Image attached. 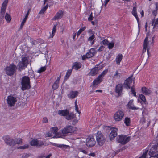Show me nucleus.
Returning a JSON list of instances; mask_svg holds the SVG:
<instances>
[{"label":"nucleus","instance_id":"obj_39","mask_svg":"<svg viewBox=\"0 0 158 158\" xmlns=\"http://www.w3.org/2000/svg\"><path fill=\"white\" fill-rule=\"evenodd\" d=\"M56 25H54L53 27V28L52 30V34L51 35L50 37L49 38H50V37H51V38H52L53 37V36L54 35V34L56 31Z\"/></svg>","mask_w":158,"mask_h":158},{"label":"nucleus","instance_id":"obj_55","mask_svg":"<svg viewBox=\"0 0 158 158\" xmlns=\"http://www.w3.org/2000/svg\"><path fill=\"white\" fill-rule=\"evenodd\" d=\"M93 17L92 16V13L91 12L90 15L89 17L88 18V20L91 21L93 20Z\"/></svg>","mask_w":158,"mask_h":158},{"label":"nucleus","instance_id":"obj_9","mask_svg":"<svg viewBox=\"0 0 158 158\" xmlns=\"http://www.w3.org/2000/svg\"><path fill=\"white\" fill-rule=\"evenodd\" d=\"M124 115V113L121 110L117 111L114 114V119L116 121H121Z\"/></svg>","mask_w":158,"mask_h":158},{"label":"nucleus","instance_id":"obj_42","mask_svg":"<svg viewBox=\"0 0 158 158\" xmlns=\"http://www.w3.org/2000/svg\"><path fill=\"white\" fill-rule=\"evenodd\" d=\"M59 83L56 82V81H55L52 86V89L54 90L57 89L59 87Z\"/></svg>","mask_w":158,"mask_h":158},{"label":"nucleus","instance_id":"obj_28","mask_svg":"<svg viewBox=\"0 0 158 158\" xmlns=\"http://www.w3.org/2000/svg\"><path fill=\"white\" fill-rule=\"evenodd\" d=\"M81 64L80 62H75L73 64V68L75 70H78L81 66Z\"/></svg>","mask_w":158,"mask_h":158},{"label":"nucleus","instance_id":"obj_7","mask_svg":"<svg viewBox=\"0 0 158 158\" xmlns=\"http://www.w3.org/2000/svg\"><path fill=\"white\" fill-rule=\"evenodd\" d=\"M7 104L10 107L14 106L17 101V98L13 95L8 96L6 99Z\"/></svg>","mask_w":158,"mask_h":158},{"label":"nucleus","instance_id":"obj_26","mask_svg":"<svg viewBox=\"0 0 158 158\" xmlns=\"http://www.w3.org/2000/svg\"><path fill=\"white\" fill-rule=\"evenodd\" d=\"M102 81V79L98 76L97 78L93 81V85L94 86L96 85L101 82Z\"/></svg>","mask_w":158,"mask_h":158},{"label":"nucleus","instance_id":"obj_49","mask_svg":"<svg viewBox=\"0 0 158 158\" xmlns=\"http://www.w3.org/2000/svg\"><path fill=\"white\" fill-rule=\"evenodd\" d=\"M114 43L113 42H112L111 43L109 42L108 45V48L110 49L114 47Z\"/></svg>","mask_w":158,"mask_h":158},{"label":"nucleus","instance_id":"obj_34","mask_svg":"<svg viewBox=\"0 0 158 158\" xmlns=\"http://www.w3.org/2000/svg\"><path fill=\"white\" fill-rule=\"evenodd\" d=\"M44 143L45 142L37 140V143L36 147H41L44 144Z\"/></svg>","mask_w":158,"mask_h":158},{"label":"nucleus","instance_id":"obj_8","mask_svg":"<svg viewBox=\"0 0 158 158\" xmlns=\"http://www.w3.org/2000/svg\"><path fill=\"white\" fill-rule=\"evenodd\" d=\"M3 139L4 140L5 143L7 145L11 146H15L14 139L9 136L7 135L3 137Z\"/></svg>","mask_w":158,"mask_h":158},{"label":"nucleus","instance_id":"obj_57","mask_svg":"<svg viewBox=\"0 0 158 158\" xmlns=\"http://www.w3.org/2000/svg\"><path fill=\"white\" fill-rule=\"evenodd\" d=\"M104 47L103 46H101L98 48V51L99 52H101L104 49Z\"/></svg>","mask_w":158,"mask_h":158},{"label":"nucleus","instance_id":"obj_15","mask_svg":"<svg viewBox=\"0 0 158 158\" xmlns=\"http://www.w3.org/2000/svg\"><path fill=\"white\" fill-rule=\"evenodd\" d=\"M8 0H5L2 3L1 10V14H2V17L4 16L6 10L8 3Z\"/></svg>","mask_w":158,"mask_h":158},{"label":"nucleus","instance_id":"obj_36","mask_svg":"<svg viewBox=\"0 0 158 158\" xmlns=\"http://www.w3.org/2000/svg\"><path fill=\"white\" fill-rule=\"evenodd\" d=\"M37 140L36 139H32L30 142L31 145L32 146H36L37 143Z\"/></svg>","mask_w":158,"mask_h":158},{"label":"nucleus","instance_id":"obj_40","mask_svg":"<svg viewBox=\"0 0 158 158\" xmlns=\"http://www.w3.org/2000/svg\"><path fill=\"white\" fill-rule=\"evenodd\" d=\"M155 9L153 11L152 14L155 16H156V12L158 10V3H156L155 4Z\"/></svg>","mask_w":158,"mask_h":158},{"label":"nucleus","instance_id":"obj_18","mask_svg":"<svg viewBox=\"0 0 158 158\" xmlns=\"http://www.w3.org/2000/svg\"><path fill=\"white\" fill-rule=\"evenodd\" d=\"M96 53V52L95 51V48H91L89 52L86 53V56L88 57V58H89L92 57Z\"/></svg>","mask_w":158,"mask_h":158},{"label":"nucleus","instance_id":"obj_43","mask_svg":"<svg viewBox=\"0 0 158 158\" xmlns=\"http://www.w3.org/2000/svg\"><path fill=\"white\" fill-rule=\"evenodd\" d=\"M56 146L60 148H67L69 146L64 144H56Z\"/></svg>","mask_w":158,"mask_h":158},{"label":"nucleus","instance_id":"obj_44","mask_svg":"<svg viewBox=\"0 0 158 158\" xmlns=\"http://www.w3.org/2000/svg\"><path fill=\"white\" fill-rule=\"evenodd\" d=\"M152 25H154V27H156L158 26V19L155 22V20H152Z\"/></svg>","mask_w":158,"mask_h":158},{"label":"nucleus","instance_id":"obj_63","mask_svg":"<svg viewBox=\"0 0 158 158\" xmlns=\"http://www.w3.org/2000/svg\"><path fill=\"white\" fill-rule=\"evenodd\" d=\"M52 156V154L50 153L49 155H47L45 158H50V157Z\"/></svg>","mask_w":158,"mask_h":158},{"label":"nucleus","instance_id":"obj_3","mask_svg":"<svg viewBox=\"0 0 158 158\" xmlns=\"http://www.w3.org/2000/svg\"><path fill=\"white\" fill-rule=\"evenodd\" d=\"M22 89L24 90L30 88V79L27 76L23 77L22 81Z\"/></svg>","mask_w":158,"mask_h":158},{"label":"nucleus","instance_id":"obj_46","mask_svg":"<svg viewBox=\"0 0 158 158\" xmlns=\"http://www.w3.org/2000/svg\"><path fill=\"white\" fill-rule=\"evenodd\" d=\"M46 69V67L44 66L41 67L38 70V72L39 73H41L45 71Z\"/></svg>","mask_w":158,"mask_h":158},{"label":"nucleus","instance_id":"obj_50","mask_svg":"<svg viewBox=\"0 0 158 158\" xmlns=\"http://www.w3.org/2000/svg\"><path fill=\"white\" fill-rule=\"evenodd\" d=\"M131 92L132 94H133L134 96H136V93L135 91V89L134 88L133 86L131 87Z\"/></svg>","mask_w":158,"mask_h":158},{"label":"nucleus","instance_id":"obj_59","mask_svg":"<svg viewBox=\"0 0 158 158\" xmlns=\"http://www.w3.org/2000/svg\"><path fill=\"white\" fill-rule=\"evenodd\" d=\"M48 119L47 118L44 117L43 119V122L44 123H46L48 122Z\"/></svg>","mask_w":158,"mask_h":158},{"label":"nucleus","instance_id":"obj_61","mask_svg":"<svg viewBox=\"0 0 158 158\" xmlns=\"http://www.w3.org/2000/svg\"><path fill=\"white\" fill-rule=\"evenodd\" d=\"M60 77H61V76H60H60L57 77V79L55 81H56V82L59 83Z\"/></svg>","mask_w":158,"mask_h":158},{"label":"nucleus","instance_id":"obj_12","mask_svg":"<svg viewBox=\"0 0 158 158\" xmlns=\"http://www.w3.org/2000/svg\"><path fill=\"white\" fill-rule=\"evenodd\" d=\"M52 132L55 135L52 137V138H61V130L59 132H58V128L56 127H54L51 128Z\"/></svg>","mask_w":158,"mask_h":158},{"label":"nucleus","instance_id":"obj_17","mask_svg":"<svg viewBox=\"0 0 158 158\" xmlns=\"http://www.w3.org/2000/svg\"><path fill=\"white\" fill-rule=\"evenodd\" d=\"M118 129L116 128L113 129L110 134V140L113 139L117 135Z\"/></svg>","mask_w":158,"mask_h":158},{"label":"nucleus","instance_id":"obj_14","mask_svg":"<svg viewBox=\"0 0 158 158\" xmlns=\"http://www.w3.org/2000/svg\"><path fill=\"white\" fill-rule=\"evenodd\" d=\"M132 79L131 77H129L125 81L124 87L127 89H130L131 84L132 83Z\"/></svg>","mask_w":158,"mask_h":158},{"label":"nucleus","instance_id":"obj_23","mask_svg":"<svg viewBox=\"0 0 158 158\" xmlns=\"http://www.w3.org/2000/svg\"><path fill=\"white\" fill-rule=\"evenodd\" d=\"M142 91L143 93L146 95L150 94L152 93V91L150 90L145 87H143L142 88Z\"/></svg>","mask_w":158,"mask_h":158},{"label":"nucleus","instance_id":"obj_56","mask_svg":"<svg viewBox=\"0 0 158 158\" xmlns=\"http://www.w3.org/2000/svg\"><path fill=\"white\" fill-rule=\"evenodd\" d=\"M86 29V27H84L80 28L78 31L81 33L83 31H84Z\"/></svg>","mask_w":158,"mask_h":158},{"label":"nucleus","instance_id":"obj_19","mask_svg":"<svg viewBox=\"0 0 158 158\" xmlns=\"http://www.w3.org/2000/svg\"><path fill=\"white\" fill-rule=\"evenodd\" d=\"M78 93L77 91H72L68 95V96L69 98H74L77 96Z\"/></svg>","mask_w":158,"mask_h":158},{"label":"nucleus","instance_id":"obj_31","mask_svg":"<svg viewBox=\"0 0 158 158\" xmlns=\"http://www.w3.org/2000/svg\"><path fill=\"white\" fill-rule=\"evenodd\" d=\"M29 10L28 11L27 13L26 14L25 17H24L23 20V21H22V22L21 23V27H23V26L24 23H25V22L28 18V16L29 15Z\"/></svg>","mask_w":158,"mask_h":158},{"label":"nucleus","instance_id":"obj_45","mask_svg":"<svg viewBox=\"0 0 158 158\" xmlns=\"http://www.w3.org/2000/svg\"><path fill=\"white\" fill-rule=\"evenodd\" d=\"M29 147V145L27 144H25L22 146H20L18 148V149H27Z\"/></svg>","mask_w":158,"mask_h":158},{"label":"nucleus","instance_id":"obj_4","mask_svg":"<svg viewBox=\"0 0 158 158\" xmlns=\"http://www.w3.org/2000/svg\"><path fill=\"white\" fill-rule=\"evenodd\" d=\"M97 142L100 146H102L106 141V138L103 134L100 131H98L96 135Z\"/></svg>","mask_w":158,"mask_h":158},{"label":"nucleus","instance_id":"obj_20","mask_svg":"<svg viewBox=\"0 0 158 158\" xmlns=\"http://www.w3.org/2000/svg\"><path fill=\"white\" fill-rule=\"evenodd\" d=\"M122 90V85L121 84H118L115 87V91L118 95H120Z\"/></svg>","mask_w":158,"mask_h":158},{"label":"nucleus","instance_id":"obj_47","mask_svg":"<svg viewBox=\"0 0 158 158\" xmlns=\"http://www.w3.org/2000/svg\"><path fill=\"white\" fill-rule=\"evenodd\" d=\"M109 42L106 40H102L100 43L101 44H103L104 45H108Z\"/></svg>","mask_w":158,"mask_h":158},{"label":"nucleus","instance_id":"obj_60","mask_svg":"<svg viewBox=\"0 0 158 158\" xmlns=\"http://www.w3.org/2000/svg\"><path fill=\"white\" fill-rule=\"evenodd\" d=\"M86 58H88V57L87 56H86V55H84L82 56V59L83 60H85Z\"/></svg>","mask_w":158,"mask_h":158},{"label":"nucleus","instance_id":"obj_58","mask_svg":"<svg viewBox=\"0 0 158 158\" xmlns=\"http://www.w3.org/2000/svg\"><path fill=\"white\" fill-rule=\"evenodd\" d=\"M145 119L144 118H142L141 119V122L143 124H144L145 123Z\"/></svg>","mask_w":158,"mask_h":158},{"label":"nucleus","instance_id":"obj_1","mask_svg":"<svg viewBox=\"0 0 158 158\" xmlns=\"http://www.w3.org/2000/svg\"><path fill=\"white\" fill-rule=\"evenodd\" d=\"M77 130V128L71 125H68L61 130V138L69 134H72Z\"/></svg>","mask_w":158,"mask_h":158},{"label":"nucleus","instance_id":"obj_13","mask_svg":"<svg viewBox=\"0 0 158 158\" xmlns=\"http://www.w3.org/2000/svg\"><path fill=\"white\" fill-rule=\"evenodd\" d=\"M102 67L98 65H96L94 68L92 69L89 74L91 76H94L97 74L99 70L101 69Z\"/></svg>","mask_w":158,"mask_h":158},{"label":"nucleus","instance_id":"obj_24","mask_svg":"<svg viewBox=\"0 0 158 158\" xmlns=\"http://www.w3.org/2000/svg\"><path fill=\"white\" fill-rule=\"evenodd\" d=\"M120 69H118L116 71L115 73L113 76V78L115 79H119L121 76Z\"/></svg>","mask_w":158,"mask_h":158},{"label":"nucleus","instance_id":"obj_16","mask_svg":"<svg viewBox=\"0 0 158 158\" xmlns=\"http://www.w3.org/2000/svg\"><path fill=\"white\" fill-rule=\"evenodd\" d=\"M132 14L135 17L138 24L139 31V21L136 12V5L135 4H134V6L132 11Z\"/></svg>","mask_w":158,"mask_h":158},{"label":"nucleus","instance_id":"obj_29","mask_svg":"<svg viewBox=\"0 0 158 158\" xmlns=\"http://www.w3.org/2000/svg\"><path fill=\"white\" fill-rule=\"evenodd\" d=\"M74 117V114L72 113H70L69 111V114L66 116L65 118L68 120H69L73 119Z\"/></svg>","mask_w":158,"mask_h":158},{"label":"nucleus","instance_id":"obj_54","mask_svg":"<svg viewBox=\"0 0 158 158\" xmlns=\"http://www.w3.org/2000/svg\"><path fill=\"white\" fill-rule=\"evenodd\" d=\"M88 33L90 35H93V34H94V31H92V29H89L88 30Z\"/></svg>","mask_w":158,"mask_h":158},{"label":"nucleus","instance_id":"obj_25","mask_svg":"<svg viewBox=\"0 0 158 158\" xmlns=\"http://www.w3.org/2000/svg\"><path fill=\"white\" fill-rule=\"evenodd\" d=\"M148 38L147 37L144 41L143 44V52H146V48L147 47L148 44Z\"/></svg>","mask_w":158,"mask_h":158},{"label":"nucleus","instance_id":"obj_62","mask_svg":"<svg viewBox=\"0 0 158 158\" xmlns=\"http://www.w3.org/2000/svg\"><path fill=\"white\" fill-rule=\"evenodd\" d=\"M89 155L90 156L94 157L95 156V154L94 153H92L89 154Z\"/></svg>","mask_w":158,"mask_h":158},{"label":"nucleus","instance_id":"obj_11","mask_svg":"<svg viewBox=\"0 0 158 158\" xmlns=\"http://www.w3.org/2000/svg\"><path fill=\"white\" fill-rule=\"evenodd\" d=\"M151 156H156L158 155V145L152 147L149 152Z\"/></svg>","mask_w":158,"mask_h":158},{"label":"nucleus","instance_id":"obj_41","mask_svg":"<svg viewBox=\"0 0 158 158\" xmlns=\"http://www.w3.org/2000/svg\"><path fill=\"white\" fill-rule=\"evenodd\" d=\"M72 70L71 69L69 70L66 73V75L65 77V79H67L71 74Z\"/></svg>","mask_w":158,"mask_h":158},{"label":"nucleus","instance_id":"obj_6","mask_svg":"<svg viewBox=\"0 0 158 158\" xmlns=\"http://www.w3.org/2000/svg\"><path fill=\"white\" fill-rule=\"evenodd\" d=\"M28 64V60L26 57H22L21 60L19 62L18 65L19 71H21L27 67Z\"/></svg>","mask_w":158,"mask_h":158},{"label":"nucleus","instance_id":"obj_22","mask_svg":"<svg viewBox=\"0 0 158 158\" xmlns=\"http://www.w3.org/2000/svg\"><path fill=\"white\" fill-rule=\"evenodd\" d=\"M69 110H59L58 111V114L60 116H65L69 114Z\"/></svg>","mask_w":158,"mask_h":158},{"label":"nucleus","instance_id":"obj_5","mask_svg":"<svg viewBox=\"0 0 158 158\" xmlns=\"http://www.w3.org/2000/svg\"><path fill=\"white\" fill-rule=\"evenodd\" d=\"M17 66L13 64H10L5 69L6 73L8 76H11L13 75L16 72Z\"/></svg>","mask_w":158,"mask_h":158},{"label":"nucleus","instance_id":"obj_32","mask_svg":"<svg viewBox=\"0 0 158 158\" xmlns=\"http://www.w3.org/2000/svg\"><path fill=\"white\" fill-rule=\"evenodd\" d=\"M5 18L7 23H9L10 22L11 18L10 15L8 13H6L5 16Z\"/></svg>","mask_w":158,"mask_h":158},{"label":"nucleus","instance_id":"obj_35","mask_svg":"<svg viewBox=\"0 0 158 158\" xmlns=\"http://www.w3.org/2000/svg\"><path fill=\"white\" fill-rule=\"evenodd\" d=\"M48 5L47 4L45 6L42 8L40 11L39 12V14H43L44 12L48 8Z\"/></svg>","mask_w":158,"mask_h":158},{"label":"nucleus","instance_id":"obj_64","mask_svg":"<svg viewBox=\"0 0 158 158\" xmlns=\"http://www.w3.org/2000/svg\"><path fill=\"white\" fill-rule=\"evenodd\" d=\"M150 158H158V155L156 156H151Z\"/></svg>","mask_w":158,"mask_h":158},{"label":"nucleus","instance_id":"obj_51","mask_svg":"<svg viewBox=\"0 0 158 158\" xmlns=\"http://www.w3.org/2000/svg\"><path fill=\"white\" fill-rule=\"evenodd\" d=\"M140 98L143 102H145L146 99L144 96L142 94L139 95Z\"/></svg>","mask_w":158,"mask_h":158},{"label":"nucleus","instance_id":"obj_21","mask_svg":"<svg viewBox=\"0 0 158 158\" xmlns=\"http://www.w3.org/2000/svg\"><path fill=\"white\" fill-rule=\"evenodd\" d=\"M63 12L62 11H60L58 12L52 19V20H55L60 19L62 18L63 16Z\"/></svg>","mask_w":158,"mask_h":158},{"label":"nucleus","instance_id":"obj_37","mask_svg":"<svg viewBox=\"0 0 158 158\" xmlns=\"http://www.w3.org/2000/svg\"><path fill=\"white\" fill-rule=\"evenodd\" d=\"M124 123L127 126H129L130 125V118L128 117H126L124 120Z\"/></svg>","mask_w":158,"mask_h":158},{"label":"nucleus","instance_id":"obj_2","mask_svg":"<svg viewBox=\"0 0 158 158\" xmlns=\"http://www.w3.org/2000/svg\"><path fill=\"white\" fill-rule=\"evenodd\" d=\"M131 139V136H127L125 135H121L117 138V141L118 143L124 145L129 142Z\"/></svg>","mask_w":158,"mask_h":158},{"label":"nucleus","instance_id":"obj_27","mask_svg":"<svg viewBox=\"0 0 158 158\" xmlns=\"http://www.w3.org/2000/svg\"><path fill=\"white\" fill-rule=\"evenodd\" d=\"M133 100H131L128 102V107L131 109L133 110H137L138 108L134 106V105L133 104Z\"/></svg>","mask_w":158,"mask_h":158},{"label":"nucleus","instance_id":"obj_38","mask_svg":"<svg viewBox=\"0 0 158 158\" xmlns=\"http://www.w3.org/2000/svg\"><path fill=\"white\" fill-rule=\"evenodd\" d=\"M108 71V70L107 69L103 71L102 73L98 77H99L101 79H102L103 77L106 74Z\"/></svg>","mask_w":158,"mask_h":158},{"label":"nucleus","instance_id":"obj_52","mask_svg":"<svg viewBox=\"0 0 158 158\" xmlns=\"http://www.w3.org/2000/svg\"><path fill=\"white\" fill-rule=\"evenodd\" d=\"M148 152V150L146 151L145 152L143 153L142 156L139 158H146V155Z\"/></svg>","mask_w":158,"mask_h":158},{"label":"nucleus","instance_id":"obj_30","mask_svg":"<svg viewBox=\"0 0 158 158\" xmlns=\"http://www.w3.org/2000/svg\"><path fill=\"white\" fill-rule=\"evenodd\" d=\"M123 58V56L121 54H119L116 57V63L118 64H119L120 62L121 61Z\"/></svg>","mask_w":158,"mask_h":158},{"label":"nucleus","instance_id":"obj_48","mask_svg":"<svg viewBox=\"0 0 158 158\" xmlns=\"http://www.w3.org/2000/svg\"><path fill=\"white\" fill-rule=\"evenodd\" d=\"M95 38V35L94 34H93L90 35V36L88 38V40L89 41H92L94 40V39Z\"/></svg>","mask_w":158,"mask_h":158},{"label":"nucleus","instance_id":"obj_53","mask_svg":"<svg viewBox=\"0 0 158 158\" xmlns=\"http://www.w3.org/2000/svg\"><path fill=\"white\" fill-rule=\"evenodd\" d=\"M53 135L52 133L50 132H48L46 133V136L48 137H52V138Z\"/></svg>","mask_w":158,"mask_h":158},{"label":"nucleus","instance_id":"obj_33","mask_svg":"<svg viewBox=\"0 0 158 158\" xmlns=\"http://www.w3.org/2000/svg\"><path fill=\"white\" fill-rule=\"evenodd\" d=\"M14 140L15 142V144H20L22 142V139L20 138H16Z\"/></svg>","mask_w":158,"mask_h":158},{"label":"nucleus","instance_id":"obj_10","mask_svg":"<svg viewBox=\"0 0 158 158\" xmlns=\"http://www.w3.org/2000/svg\"><path fill=\"white\" fill-rule=\"evenodd\" d=\"M86 143L87 146L91 147L95 145L96 141L93 137L89 136L86 139Z\"/></svg>","mask_w":158,"mask_h":158}]
</instances>
